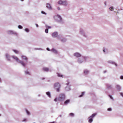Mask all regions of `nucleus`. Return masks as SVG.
<instances>
[{"mask_svg": "<svg viewBox=\"0 0 123 123\" xmlns=\"http://www.w3.org/2000/svg\"><path fill=\"white\" fill-rule=\"evenodd\" d=\"M89 71L88 70L86 69L84 70V73L86 75L89 73Z\"/></svg>", "mask_w": 123, "mask_h": 123, "instance_id": "412c9836", "label": "nucleus"}, {"mask_svg": "<svg viewBox=\"0 0 123 123\" xmlns=\"http://www.w3.org/2000/svg\"><path fill=\"white\" fill-rule=\"evenodd\" d=\"M46 7L47 8L50 10H52V7L50 3H47Z\"/></svg>", "mask_w": 123, "mask_h": 123, "instance_id": "1a4fd4ad", "label": "nucleus"}, {"mask_svg": "<svg viewBox=\"0 0 123 123\" xmlns=\"http://www.w3.org/2000/svg\"><path fill=\"white\" fill-rule=\"evenodd\" d=\"M120 78L121 79L123 80V76H121L120 77Z\"/></svg>", "mask_w": 123, "mask_h": 123, "instance_id": "79ce46f5", "label": "nucleus"}, {"mask_svg": "<svg viewBox=\"0 0 123 123\" xmlns=\"http://www.w3.org/2000/svg\"><path fill=\"white\" fill-rule=\"evenodd\" d=\"M49 81H50L49 80H48V82H49Z\"/></svg>", "mask_w": 123, "mask_h": 123, "instance_id": "13d9d810", "label": "nucleus"}, {"mask_svg": "<svg viewBox=\"0 0 123 123\" xmlns=\"http://www.w3.org/2000/svg\"><path fill=\"white\" fill-rule=\"evenodd\" d=\"M18 28L19 29H22L23 28V27L21 25H19L18 26Z\"/></svg>", "mask_w": 123, "mask_h": 123, "instance_id": "473e14b6", "label": "nucleus"}, {"mask_svg": "<svg viewBox=\"0 0 123 123\" xmlns=\"http://www.w3.org/2000/svg\"><path fill=\"white\" fill-rule=\"evenodd\" d=\"M25 74H28V75H30V73L29 72L27 71H25Z\"/></svg>", "mask_w": 123, "mask_h": 123, "instance_id": "c756f323", "label": "nucleus"}, {"mask_svg": "<svg viewBox=\"0 0 123 123\" xmlns=\"http://www.w3.org/2000/svg\"><path fill=\"white\" fill-rule=\"evenodd\" d=\"M61 40L62 42H64L66 41L67 39L65 38H63Z\"/></svg>", "mask_w": 123, "mask_h": 123, "instance_id": "5701e85b", "label": "nucleus"}, {"mask_svg": "<svg viewBox=\"0 0 123 123\" xmlns=\"http://www.w3.org/2000/svg\"><path fill=\"white\" fill-rule=\"evenodd\" d=\"M57 9L58 10H60V8L59 7H58Z\"/></svg>", "mask_w": 123, "mask_h": 123, "instance_id": "de8ad7c7", "label": "nucleus"}, {"mask_svg": "<svg viewBox=\"0 0 123 123\" xmlns=\"http://www.w3.org/2000/svg\"><path fill=\"white\" fill-rule=\"evenodd\" d=\"M61 85L59 83H55L54 84V87L57 92H59L60 91V89Z\"/></svg>", "mask_w": 123, "mask_h": 123, "instance_id": "20e7f679", "label": "nucleus"}, {"mask_svg": "<svg viewBox=\"0 0 123 123\" xmlns=\"http://www.w3.org/2000/svg\"><path fill=\"white\" fill-rule=\"evenodd\" d=\"M7 33L9 34H11L17 36V33L14 31L12 30H9L7 31Z\"/></svg>", "mask_w": 123, "mask_h": 123, "instance_id": "0eeeda50", "label": "nucleus"}, {"mask_svg": "<svg viewBox=\"0 0 123 123\" xmlns=\"http://www.w3.org/2000/svg\"><path fill=\"white\" fill-rule=\"evenodd\" d=\"M58 32H53L52 34V36L54 37H57L58 39H60V37H62L61 35H58Z\"/></svg>", "mask_w": 123, "mask_h": 123, "instance_id": "39448f33", "label": "nucleus"}, {"mask_svg": "<svg viewBox=\"0 0 123 123\" xmlns=\"http://www.w3.org/2000/svg\"><path fill=\"white\" fill-rule=\"evenodd\" d=\"M46 95L49 97H51V94L50 92H46Z\"/></svg>", "mask_w": 123, "mask_h": 123, "instance_id": "4be33fe9", "label": "nucleus"}, {"mask_svg": "<svg viewBox=\"0 0 123 123\" xmlns=\"http://www.w3.org/2000/svg\"><path fill=\"white\" fill-rule=\"evenodd\" d=\"M57 75L59 77H63V75H61L59 73H57Z\"/></svg>", "mask_w": 123, "mask_h": 123, "instance_id": "2f4dec72", "label": "nucleus"}, {"mask_svg": "<svg viewBox=\"0 0 123 123\" xmlns=\"http://www.w3.org/2000/svg\"><path fill=\"white\" fill-rule=\"evenodd\" d=\"M57 98H55L54 99V101H57Z\"/></svg>", "mask_w": 123, "mask_h": 123, "instance_id": "a18cd8bd", "label": "nucleus"}, {"mask_svg": "<svg viewBox=\"0 0 123 123\" xmlns=\"http://www.w3.org/2000/svg\"><path fill=\"white\" fill-rule=\"evenodd\" d=\"M65 96L64 94L61 93L60 94L58 98V100L60 101H63L65 99Z\"/></svg>", "mask_w": 123, "mask_h": 123, "instance_id": "7ed1b4c3", "label": "nucleus"}, {"mask_svg": "<svg viewBox=\"0 0 123 123\" xmlns=\"http://www.w3.org/2000/svg\"><path fill=\"white\" fill-rule=\"evenodd\" d=\"M38 96H40V95H38Z\"/></svg>", "mask_w": 123, "mask_h": 123, "instance_id": "bf43d9fd", "label": "nucleus"}, {"mask_svg": "<svg viewBox=\"0 0 123 123\" xmlns=\"http://www.w3.org/2000/svg\"><path fill=\"white\" fill-rule=\"evenodd\" d=\"M116 87L117 88L118 90L119 91H120L121 90V87L118 85H116Z\"/></svg>", "mask_w": 123, "mask_h": 123, "instance_id": "aec40b11", "label": "nucleus"}, {"mask_svg": "<svg viewBox=\"0 0 123 123\" xmlns=\"http://www.w3.org/2000/svg\"><path fill=\"white\" fill-rule=\"evenodd\" d=\"M1 79L0 78V82H1Z\"/></svg>", "mask_w": 123, "mask_h": 123, "instance_id": "6e6d98bb", "label": "nucleus"}, {"mask_svg": "<svg viewBox=\"0 0 123 123\" xmlns=\"http://www.w3.org/2000/svg\"><path fill=\"white\" fill-rule=\"evenodd\" d=\"M21 57L23 59L25 60L26 61V62H27L28 59L26 56L22 55L21 56Z\"/></svg>", "mask_w": 123, "mask_h": 123, "instance_id": "f8f14e48", "label": "nucleus"}, {"mask_svg": "<svg viewBox=\"0 0 123 123\" xmlns=\"http://www.w3.org/2000/svg\"><path fill=\"white\" fill-rule=\"evenodd\" d=\"M103 51L105 53V49H104V50H103Z\"/></svg>", "mask_w": 123, "mask_h": 123, "instance_id": "603ef678", "label": "nucleus"}, {"mask_svg": "<svg viewBox=\"0 0 123 123\" xmlns=\"http://www.w3.org/2000/svg\"><path fill=\"white\" fill-rule=\"evenodd\" d=\"M13 51L16 54H18V51L16 50L13 49Z\"/></svg>", "mask_w": 123, "mask_h": 123, "instance_id": "7c9ffc66", "label": "nucleus"}, {"mask_svg": "<svg viewBox=\"0 0 123 123\" xmlns=\"http://www.w3.org/2000/svg\"><path fill=\"white\" fill-rule=\"evenodd\" d=\"M85 93V92H82L81 94L79 96V97H81L83 96Z\"/></svg>", "mask_w": 123, "mask_h": 123, "instance_id": "b1692460", "label": "nucleus"}, {"mask_svg": "<svg viewBox=\"0 0 123 123\" xmlns=\"http://www.w3.org/2000/svg\"><path fill=\"white\" fill-rule=\"evenodd\" d=\"M25 111H26V112L27 115H30V112L27 110V109H25Z\"/></svg>", "mask_w": 123, "mask_h": 123, "instance_id": "cd10ccee", "label": "nucleus"}, {"mask_svg": "<svg viewBox=\"0 0 123 123\" xmlns=\"http://www.w3.org/2000/svg\"><path fill=\"white\" fill-rule=\"evenodd\" d=\"M97 114V113H95L92 114L91 115H96Z\"/></svg>", "mask_w": 123, "mask_h": 123, "instance_id": "ea45409f", "label": "nucleus"}, {"mask_svg": "<svg viewBox=\"0 0 123 123\" xmlns=\"http://www.w3.org/2000/svg\"><path fill=\"white\" fill-rule=\"evenodd\" d=\"M106 86L107 88L109 89H111L112 88L111 85L109 84H106Z\"/></svg>", "mask_w": 123, "mask_h": 123, "instance_id": "9b49d317", "label": "nucleus"}, {"mask_svg": "<svg viewBox=\"0 0 123 123\" xmlns=\"http://www.w3.org/2000/svg\"><path fill=\"white\" fill-rule=\"evenodd\" d=\"M74 55L76 57H79L81 56V55L80 53L77 52L74 53Z\"/></svg>", "mask_w": 123, "mask_h": 123, "instance_id": "9d476101", "label": "nucleus"}, {"mask_svg": "<svg viewBox=\"0 0 123 123\" xmlns=\"http://www.w3.org/2000/svg\"><path fill=\"white\" fill-rule=\"evenodd\" d=\"M6 56L7 60L8 61H10V56L7 54H6Z\"/></svg>", "mask_w": 123, "mask_h": 123, "instance_id": "f3484780", "label": "nucleus"}, {"mask_svg": "<svg viewBox=\"0 0 123 123\" xmlns=\"http://www.w3.org/2000/svg\"><path fill=\"white\" fill-rule=\"evenodd\" d=\"M46 27L47 28L49 29L51 28V27L50 26H48L47 25H46Z\"/></svg>", "mask_w": 123, "mask_h": 123, "instance_id": "e433bc0d", "label": "nucleus"}, {"mask_svg": "<svg viewBox=\"0 0 123 123\" xmlns=\"http://www.w3.org/2000/svg\"><path fill=\"white\" fill-rule=\"evenodd\" d=\"M94 116H91L89 118V122L91 123L93 121V117Z\"/></svg>", "mask_w": 123, "mask_h": 123, "instance_id": "4468645a", "label": "nucleus"}, {"mask_svg": "<svg viewBox=\"0 0 123 123\" xmlns=\"http://www.w3.org/2000/svg\"><path fill=\"white\" fill-rule=\"evenodd\" d=\"M86 57H82L81 58H79L78 62L79 63H82L84 61H86Z\"/></svg>", "mask_w": 123, "mask_h": 123, "instance_id": "423d86ee", "label": "nucleus"}, {"mask_svg": "<svg viewBox=\"0 0 123 123\" xmlns=\"http://www.w3.org/2000/svg\"><path fill=\"white\" fill-rule=\"evenodd\" d=\"M43 70L45 71H48L49 70V69L47 68H43Z\"/></svg>", "mask_w": 123, "mask_h": 123, "instance_id": "393cba45", "label": "nucleus"}, {"mask_svg": "<svg viewBox=\"0 0 123 123\" xmlns=\"http://www.w3.org/2000/svg\"><path fill=\"white\" fill-rule=\"evenodd\" d=\"M0 115H1V114H0Z\"/></svg>", "mask_w": 123, "mask_h": 123, "instance_id": "680f3d73", "label": "nucleus"}, {"mask_svg": "<svg viewBox=\"0 0 123 123\" xmlns=\"http://www.w3.org/2000/svg\"><path fill=\"white\" fill-rule=\"evenodd\" d=\"M12 58L17 62L19 63L23 67H25V65H26V63H24L23 61L19 60L18 58L14 56H12Z\"/></svg>", "mask_w": 123, "mask_h": 123, "instance_id": "f03ea898", "label": "nucleus"}, {"mask_svg": "<svg viewBox=\"0 0 123 123\" xmlns=\"http://www.w3.org/2000/svg\"><path fill=\"white\" fill-rule=\"evenodd\" d=\"M109 9L111 11H113L114 10V8L112 6L111 7L109 8Z\"/></svg>", "mask_w": 123, "mask_h": 123, "instance_id": "c85d7f7f", "label": "nucleus"}, {"mask_svg": "<svg viewBox=\"0 0 123 123\" xmlns=\"http://www.w3.org/2000/svg\"><path fill=\"white\" fill-rule=\"evenodd\" d=\"M65 90L67 91H68L70 90V86H66L65 88Z\"/></svg>", "mask_w": 123, "mask_h": 123, "instance_id": "6ab92c4d", "label": "nucleus"}, {"mask_svg": "<svg viewBox=\"0 0 123 123\" xmlns=\"http://www.w3.org/2000/svg\"><path fill=\"white\" fill-rule=\"evenodd\" d=\"M55 123V122H52L50 123Z\"/></svg>", "mask_w": 123, "mask_h": 123, "instance_id": "5fc2aeb1", "label": "nucleus"}, {"mask_svg": "<svg viewBox=\"0 0 123 123\" xmlns=\"http://www.w3.org/2000/svg\"><path fill=\"white\" fill-rule=\"evenodd\" d=\"M46 49L47 50L49 51H50V50L49 49V48H46Z\"/></svg>", "mask_w": 123, "mask_h": 123, "instance_id": "37998d69", "label": "nucleus"}, {"mask_svg": "<svg viewBox=\"0 0 123 123\" xmlns=\"http://www.w3.org/2000/svg\"><path fill=\"white\" fill-rule=\"evenodd\" d=\"M62 5L64 6H67L68 5L67 2L66 0L63 1Z\"/></svg>", "mask_w": 123, "mask_h": 123, "instance_id": "a211bd4d", "label": "nucleus"}, {"mask_svg": "<svg viewBox=\"0 0 123 123\" xmlns=\"http://www.w3.org/2000/svg\"><path fill=\"white\" fill-rule=\"evenodd\" d=\"M63 2V0H60L58 1V4L62 5Z\"/></svg>", "mask_w": 123, "mask_h": 123, "instance_id": "a878e982", "label": "nucleus"}, {"mask_svg": "<svg viewBox=\"0 0 123 123\" xmlns=\"http://www.w3.org/2000/svg\"><path fill=\"white\" fill-rule=\"evenodd\" d=\"M70 101V99H67L65 101L64 104L65 105H67L69 103Z\"/></svg>", "mask_w": 123, "mask_h": 123, "instance_id": "2eb2a0df", "label": "nucleus"}, {"mask_svg": "<svg viewBox=\"0 0 123 123\" xmlns=\"http://www.w3.org/2000/svg\"><path fill=\"white\" fill-rule=\"evenodd\" d=\"M21 1H24V0H20Z\"/></svg>", "mask_w": 123, "mask_h": 123, "instance_id": "4d7b16f0", "label": "nucleus"}, {"mask_svg": "<svg viewBox=\"0 0 123 123\" xmlns=\"http://www.w3.org/2000/svg\"><path fill=\"white\" fill-rule=\"evenodd\" d=\"M109 96L111 99H112V100H113V98L111 95H109Z\"/></svg>", "mask_w": 123, "mask_h": 123, "instance_id": "f704fd0d", "label": "nucleus"}, {"mask_svg": "<svg viewBox=\"0 0 123 123\" xmlns=\"http://www.w3.org/2000/svg\"><path fill=\"white\" fill-rule=\"evenodd\" d=\"M69 84V82H68L66 84L67 85H68Z\"/></svg>", "mask_w": 123, "mask_h": 123, "instance_id": "09e8293b", "label": "nucleus"}, {"mask_svg": "<svg viewBox=\"0 0 123 123\" xmlns=\"http://www.w3.org/2000/svg\"><path fill=\"white\" fill-rule=\"evenodd\" d=\"M74 115V114L73 113H70L69 114V115L73 116Z\"/></svg>", "mask_w": 123, "mask_h": 123, "instance_id": "58836bf2", "label": "nucleus"}, {"mask_svg": "<svg viewBox=\"0 0 123 123\" xmlns=\"http://www.w3.org/2000/svg\"><path fill=\"white\" fill-rule=\"evenodd\" d=\"M105 5H106V2H105Z\"/></svg>", "mask_w": 123, "mask_h": 123, "instance_id": "3c124183", "label": "nucleus"}, {"mask_svg": "<svg viewBox=\"0 0 123 123\" xmlns=\"http://www.w3.org/2000/svg\"><path fill=\"white\" fill-rule=\"evenodd\" d=\"M120 95L123 97V93L121 92L120 93Z\"/></svg>", "mask_w": 123, "mask_h": 123, "instance_id": "a19ab883", "label": "nucleus"}, {"mask_svg": "<svg viewBox=\"0 0 123 123\" xmlns=\"http://www.w3.org/2000/svg\"><path fill=\"white\" fill-rule=\"evenodd\" d=\"M107 110L108 111H111L112 110V109L111 108H109L107 109Z\"/></svg>", "mask_w": 123, "mask_h": 123, "instance_id": "c9c22d12", "label": "nucleus"}, {"mask_svg": "<svg viewBox=\"0 0 123 123\" xmlns=\"http://www.w3.org/2000/svg\"><path fill=\"white\" fill-rule=\"evenodd\" d=\"M106 71L105 70V71H104V73H106Z\"/></svg>", "mask_w": 123, "mask_h": 123, "instance_id": "8fccbe9b", "label": "nucleus"}, {"mask_svg": "<svg viewBox=\"0 0 123 123\" xmlns=\"http://www.w3.org/2000/svg\"><path fill=\"white\" fill-rule=\"evenodd\" d=\"M80 33L84 37H87V35L85 34L84 31L82 29H80Z\"/></svg>", "mask_w": 123, "mask_h": 123, "instance_id": "6e6552de", "label": "nucleus"}, {"mask_svg": "<svg viewBox=\"0 0 123 123\" xmlns=\"http://www.w3.org/2000/svg\"><path fill=\"white\" fill-rule=\"evenodd\" d=\"M51 51H52L55 54H57L58 52L54 48H53L51 50Z\"/></svg>", "mask_w": 123, "mask_h": 123, "instance_id": "dca6fc26", "label": "nucleus"}, {"mask_svg": "<svg viewBox=\"0 0 123 123\" xmlns=\"http://www.w3.org/2000/svg\"><path fill=\"white\" fill-rule=\"evenodd\" d=\"M45 31L46 33H48V28L46 29L45 30Z\"/></svg>", "mask_w": 123, "mask_h": 123, "instance_id": "72a5a7b5", "label": "nucleus"}, {"mask_svg": "<svg viewBox=\"0 0 123 123\" xmlns=\"http://www.w3.org/2000/svg\"><path fill=\"white\" fill-rule=\"evenodd\" d=\"M41 13H42L43 14H44L45 15H46L47 14V13H46L45 12H44L43 11H42L41 12Z\"/></svg>", "mask_w": 123, "mask_h": 123, "instance_id": "4c0bfd02", "label": "nucleus"}, {"mask_svg": "<svg viewBox=\"0 0 123 123\" xmlns=\"http://www.w3.org/2000/svg\"><path fill=\"white\" fill-rule=\"evenodd\" d=\"M122 1L123 2V0H122Z\"/></svg>", "mask_w": 123, "mask_h": 123, "instance_id": "052dcab7", "label": "nucleus"}, {"mask_svg": "<svg viewBox=\"0 0 123 123\" xmlns=\"http://www.w3.org/2000/svg\"><path fill=\"white\" fill-rule=\"evenodd\" d=\"M45 79V78H43L42 79V80H43L44 79Z\"/></svg>", "mask_w": 123, "mask_h": 123, "instance_id": "864d4df0", "label": "nucleus"}, {"mask_svg": "<svg viewBox=\"0 0 123 123\" xmlns=\"http://www.w3.org/2000/svg\"><path fill=\"white\" fill-rule=\"evenodd\" d=\"M35 25H36V27H38V25L37 24H35Z\"/></svg>", "mask_w": 123, "mask_h": 123, "instance_id": "49530a36", "label": "nucleus"}, {"mask_svg": "<svg viewBox=\"0 0 123 123\" xmlns=\"http://www.w3.org/2000/svg\"><path fill=\"white\" fill-rule=\"evenodd\" d=\"M25 31L27 32H29L30 31L29 29L27 28H25Z\"/></svg>", "mask_w": 123, "mask_h": 123, "instance_id": "bb28decb", "label": "nucleus"}, {"mask_svg": "<svg viewBox=\"0 0 123 123\" xmlns=\"http://www.w3.org/2000/svg\"><path fill=\"white\" fill-rule=\"evenodd\" d=\"M108 62L109 63L115 65L116 66H117V63L113 61H108Z\"/></svg>", "mask_w": 123, "mask_h": 123, "instance_id": "ddd939ff", "label": "nucleus"}, {"mask_svg": "<svg viewBox=\"0 0 123 123\" xmlns=\"http://www.w3.org/2000/svg\"><path fill=\"white\" fill-rule=\"evenodd\" d=\"M26 121V119H25L23 120V121Z\"/></svg>", "mask_w": 123, "mask_h": 123, "instance_id": "c03bdc74", "label": "nucleus"}, {"mask_svg": "<svg viewBox=\"0 0 123 123\" xmlns=\"http://www.w3.org/2000/svg\"><path fill=\"white\" fill-rule=\"evenodd\" d=\"M54 18L55 21L57 22L62 24L63 23L62 17L59 15H57L54 16Z\"/></svg>", "mask_w": 123, "mask_h": 123, "instance_id": "f257e3e1", "label": "nucleus"}]
</instances>
